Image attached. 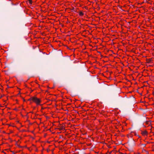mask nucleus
Returning a JSON list of instances; mask_svg holds the SVG:
<instances>
[{"label":"nucleus","mask_w":154,"mask_h":154,"mask_svg":"<svg viewBox=\"0 0 154 154\" xmlns=\"http://www.w3.org/2000/svg\"><path fill=\"white\" fill-rule=\"evenodd\" d=\"M29 100H33L38 104H39L40 102V100L36 97H32Z\"/></svg>","instance_id":"f257e3e1"},{"label":"nucleus","mask_w":154,"mask_h":154,"mask_svg":"<svg viewBox=\"0 0 154 154\" xmlns=\"http://www.w3.org/2000/svg\"><path fill=\"white\" fill-rule=\"evenodd\" d=\"M129 145L132 146H134L135 145L134 141L132 140L130 141L129 143Z\"/></svg>","instance_id":"f03ea898"},{"label":"nucleus","mask_w":154,"mask_h":154,"mask_svg":"<svg viewBox=\"0 0 154 154\" xmlns=\"http://www.w3.org/2000/svg\"><path fill=\"white\" fill-rule=\"evenodd\" d=\"M142 133L143 134H147V131H142Z\"/></svg>","instance_id":"7ed1b4c3"},{"label":"nucleus","mask_w":154,"mask_h":154,"mask_svg":"<svg viewBox=\"0 0 154 154\" xmlns=\"http://www.w3.org/2000/svg\"><path fill=\"white\" fill-rule=\"evenodd\" d=\"M79 14L80 16H82L84 14L82 12H80L79 13Z\"/></svg>","instance_id":"20e7f679"},{"label":"nucleus","mask_w":154,"mask_h":154,"mask_svg":"<svg viewBox=\"0 0 154 154\" xmlns=\"http://www.w3.org/2000/svg\"><path fill=\"white\" fill-rule=\"evenodd\" d=\"M29 1L30 4H32V0H28Z\"/></svg>","instance_id":"39448f33"},{"label":"nucleus","mask_w":154,"mask_h":154,"mask_svg":"<svg viewBox=\"0 0 154 154\" xmlns=\"http://www.w3.org/2000/svg\"><path fill=\"white\" fill-rule=\"evenodd\" d=\"M143 145L144 146V147H145V146H146V144H143Z\"/></svg>","instance_id":"423d86ee"},{"label":"nucleus","mask_w":154,"mask_h":154,"mask_svg":"<svg viewBox=\"0 0 154 154\" xmlns=\"http://www.w3.org/2000/svg\"><path fill=\"white\" fill-rule=\"evenodd\" d=\"M63 129V128H60V130H62Z\"/></svg>","instance_id":"0eeeda50"},{"label":"nucleus","mask_w":154,"mask_h":154,"mask_svg":"<svg viewBox=\"0 0 154 154\" xmlns=\"http://www.w3.org/2000/svg\"><path fill=\"white\" fill-rule=\"evenodd\" d=\"M153 95H154V92H153Z\"/></svg>","instance_id":"6e6552de"},{"label":"nucleus","mask_w":154,"mask_h":154,"mask_svg":"<svg viewBox=\"0 0 154 154\" xmlns=\"http://www.w3.org/2000/svg\"><path fill=\"white\" fill-rule=\"evenodd\" d=\"M135 135H137V134H135Z\"/></svg>","instance_id":"1a4fd4ad"}]
</instances>
